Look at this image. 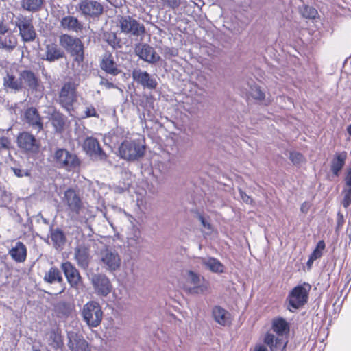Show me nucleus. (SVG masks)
Masks as SVG:
<instances>
[{
  "label": "nucleus",
  "instance_id": "f8f14e48",
  "mask_svg": "<svg viewBox=\"0 0 351 351\" xmlns=\"http://www.w3.org/2000/svg\"><path fill=\"white\" fill-rule=\"evenodd\" d=\"M77 100L75 86L72 82H66L62 86L58 96L59 104L69 110Z\"/></svg>",
  "mask_w": 351,
  "mask_h": 351
},
{
  "label": "nucleus",
  "instance_id": "dca6fc26",
  "mask_svg": "<svg viewBox=\"0 0 351 351\" xmlns=\"http://www.w3.org/2000/svg\"><path fill=\"white\" fill-rule=\"evenodd\" d=\"M184 278L187 282L193 285L192 287L189 288V291L191 293H203L208 288L207 283L204 281V278L193 271H186Z\"/></svg>",
  "mask_w": 351,
  "mask_h": 351
},
{
  "label": "nucleus",
  "instance_id": "c9c22d12",
  "mask_svg": "<svg viewBox=\"0 0 351 351\" xmlns=\"http://www.w3.org/2000/svg\"><path fill=\"white\" fill-rule=\"evenodd\" d=\"M44 280L48 283L61 282L62 277L60 270L55 267H52L45 273L43 278Z\"/></svg>",
  "mask_w": 351,
  "mask_h": 351
},
{
  "label": "nucleus",
  "instance_id": "603ef678",
  "mask_svg": "<svg viewBox=\"0 0 351 351\" xmlns=\"http://www.w3.org/2000/svg\"><path fill=\"white\" fill-rule=\"evenodd\" d=\"M344 181L346 187L351 188V168L347 169L345 174Z\"/></svg>",
  "mask_w": 351,
  "mask_h": 351
},
{
  "label": "nucleus",
  "instance_id": "8fccbe9b",
  "mask_svg": "<svg viewBox=\"0 0 351 351\" xmlns=\"http://www.w3.org/2000/svg\"><path fill=\"white\" fill-rule=\"evenodd\" d=\"M10 145V141L8 138L0 137V149H8Z\"/></svg>",
  "mask_w": 351,
  "mask_h": 351
},
{
  "label": "nucleus",
  "instance_id": "4d7b16f0",
  "mask_svg": "<svg viewBox=\"0 0 351 351\" xmlns=\"http://www.w3.org/2000/svg\"><path fill=\"white\" fill-rule=\"evenodd\" d=\"M8 32L7 26L4 24L3 21L0 19V36L6 34Z\"/></svg>",
  "mask_w": 351,
  "mask_h": 351
},
{
  "label": "nucleus",
  "instance_id": "39448f33",
  "mask_svg": "<svg viewBox=\"0 0 351 351\" xmlns=\"http://www.w3.org/2000/svg\"><path fill=\"white\" fill-rule=\"evenodd\" d=\"M83 320L90 328L97 327L103 318V312L99 304L95 301H89L82 309Z\"/></svg>",
  "mask_w": 351,
  "mask_h": 351
},
{
  "label": "nucleus",
  "instance_id": "5701e85b",
  "mask_svg": "<svg viewBox=\"0 0 351 351\" xmlns=\"http://www.w3.org/2000/svg\"><path fill=\"white\" fill-rule=\"evenodd\" d=\"M63 201L71 212L75 215L79 214L82 208V201L73 189H69L64 192Z\"/></svg>",
  "mask_w": 351,
  "mask_h": 351
},
{
  "label": "nucleus",
  "instance_id": "ddd939ff",
  "mask_svg": "<svg viewBox=\"0 0 351 351\" xmlns=\"http://www.w3.org/2000/svg\"><path fill=\"white\" fill-rule=\"evenodd\" d=\"M90 282L95 293L99 296L106 297L112 291V283L104 274H93Z\"/></svg>",
  "mask_w": 351,
  "mask_h": 351
},
{
  "label": "nucleus",
  "instance_id": "58836bf2",
  "mask_svg": "<svg viewBox=\"0 0 351 351\" xmlns=\"http://www.w3.org/2000/svg\"><path fill=\"white\" fill-rule=\"evenodd\" d=\"M104 40L112 48L117 49L121 47V40L117 36V34L112 32H107L104 34Z\"/></svg>",
  "mask_w": 351,
  "mask_h": 351
},
{
  "label": "nucleus",
  "instance_id": "79ce46f5",
  "mask_svg": "<svg viewBox=\"0 0 351 351\" xmlns=\"http://www.w3.org/2000/svg\"><path fill=\"white\" fill-rule=\"evenodd\" d=\"M50 341V345L56 350L60 348L63 345L61 336L56 332L51 333Z\"/></svg>",
  "mask_w": 351,
  "mask_h": 351
},
{
  "label": "nucleus",
  "instance_id": "f257e3e1",
  "mask_svg": "<svg viewBox=\"0 0 351 351\" xmlns=\"http://www.w3.org/2000/svg\"><path fill=\"white\" fill-rule=\"evenodd\" d=\"M56 167L69 172H77L80 169L81 161L78 156L66 149L58 148L53 154Z\"/></svg>",
  "mask_w": 351,
  "mask_h": 351
},
{
  "label": "nucleus",
  "instance_id": "6ab92c4d",
  "mask_svg": "<svg viewBox=\"0 0 351 351\" xmlns=\"http://www.w3.org/2000/svg\"><path fill=\"white\" fill-rule=\"evenodd\" d=\"M132 76L134 81L141 84L144 88L153 90L157 87L156 80L147 71L134 69L132 72Z\"/></svg>",
  "mask_w": 351,
  "mask_h": 351
},
{
  "label": "nucleus",
  "instance_id": "6e6552de",
  "mask_svg": "<svg viewBox=\"0 0 351 351\" xmlns=\"http://www.w3.org/2000/svg\"><path fill=\"white\" fill-rule=\"evenodd\" d=\"M18 69L23 91L25 90L32 93L42 91L43 86L41 82L34 71L19 66H18Z\"/></svg>",
  "mask_w": 351,
  "mask_h": 351
},
{
  "label": "nucleus",
  "instance_id": "1a4fd4ad",
  "mask_svg": "<svg viewBox=\"0 0 351 351\" xmlns=\"http://www.w3.org/2000/svg\"><path fill=\"white\" fill-rule=\"evenodd\" d=\"M310 289L311 286L306 283L294 287L287 297L289 306L293 309H298L304 305L308 301Z\"/></svg>",
  "mask_w": 351,
  "mask_h": 351
},
{
  "label": "nucleus",
  "instance_id": "c756f323",
  "mask_svg": "<svg viewBox=\"0 0 351 351\" xmlns=\"http://www.w3.org/2000/svg\"><path fill=\"white\" fill-rule=\"evenodd\" d=\"M9 254L16 262L22 263L26 259V247L22 242L18 241L16 243L15 245L10 250Z\"/></svg>",
  "mask_w": 351,
  "mask_h": 351
},
{
  "label": "nucleus",
  "instance_id": "aec40b11",
  "mask_svg": "<svg viewBox=\"0 0 351 351\" xmlns=\"http://www.w3.org/2000/svg\"><path fill=\"white\" fill-rule=\"evenodd\" d=\"M68 347L71 351H90L88 343L82 335L75 330H67Z\"/></svg>",
  "mask_w": 351,
  "mask_h": 351
},
{
  "label": "nucleus",
  "instance_id": "de8ad7c7",
  "mask_svg": "<svg viewBox=\"0 0 351 351\" xmlns=\"http://www.w3.org/2000/svg\"><path fill=\"white\" fill-rule=\"evenodd\" d=\"M197 218L199 221L201 222L202 226L204 228L205 233H211L213 231V227L209 221L206 218H205L202 215H198Z\"/></svg>",
  "mask_w": 351,
  "mask_h": 351
},
{
  "label": "nucleus",
  "instance_id": "b1692460",
  "mask_svg": "<svg viewBox=\"0 0 351 351\" xmlns=\"http://www.w3.org/2000/svg\"><path fill=\"white\" fill-rule=\"evenodd\" d=\"M74 258L80 267L87 269L90 261L89 248L83 244L78 245L74 250Z\"/></svg>",
  "mask_w": 351,
  "mask_h": 351
},
{
  "label": "nucleus",
  "instance_id": "3c124183",
  "mask_svg": "<svg viewBox=\"0 0 351 351\" xmlns=\"http://www.w3.org/2000/svg\"><path fill=\"white\" fill-rule=\"evenodd\" d=\"M12 170H13L14 174L19 178H21L23 176H28L29 175V173H28L27 171L21 169L20 168H16V167L12 168Z\"/></svg>",
  "mask_w": 351,
  "mask_h": 351
},
{
  "label": "nucleus",
  "instance_id": "37998d69",
  "mask_svg": "<svg viewBox=\"0 0 351 351\" xmlns=\"http://www.w3.org/2000/svg\"><path fill=\"white\" fill-rule=\"evenodd\" d=\"M300 12L303 17L306 19H315L317 14L316 9L311 6L305 5L300 10Z\"/></svg>",
  "mask_w": 351,
  "mask_h": 351
},
{
  "label": "nucleus",
  "instance_id": "473e14b6",
  "mask_svg": "<svg viewBox=\"0 0 351 351\" xmlns=\"http://www.w3.org/2000/svg\"><path fill=\"white\" fill-rule=\"evenodd\" d=\"M202 263L209 270L215 273H222L224 270L223 265L217 258L213 257L202 258Z\"/></svg>",
  "mask_w": 351,
  "mask_h": 351
},
{
  "label": "nucleus",
  "instance_id": "4be33fe9",
  "mask_svg": "<svg viewBox=\"0 0 351 351\" xmlns=\"http://www.w3.org/2000/svg\"><path fill=\"white\" fill-rule=\"evenodd\" d=\"M61 269L70 285L72 287H77L81 281V276L76 267L71 262L66 261L61 264Z\"/></svg>",
  "mask_w": 351,
  "mask_h": 351
},
{
  "label": "nucleus",
  "instance_id": "2f4dec72",
  "mask_svg": "<svg viewBox=\"0 0 351 351\" xmlns=\"http://www.w3.org/2000/svg\"><path fill=\"white\" fill-rule=\"evenodd\" d=\"M50 120L56 132L62 133L64 129L66 117L63 114L55 110L51 114Z\"/></svg>",
  "mask_w": 351,
  "mask_h": 351
},
{
  "label": "nucleus",
  "instance_id": "7c9ffc66",
  "mask_svg": "<svg viewBox=\"0 0 351 351\" xmlns=\"http://www.w3.org/2000/svg\"><path fill=\"white\" fill-rule=\"evenodd\" d=\"M347 158V152L337 153L331 162L330 169L332 174L338 176L343 167Z\"/></svg>",
  "mask_w": 351,
  "mask_h": 351
},
{
  "label": "nucleus",
  "instance_id": "6e6d98bb",
  "mask_svg": "<svg viewBox=\"0 0 351 351\" xmlns=\"http://www.w3.org/2000/svg\"><path fill=\"white\" fill-rule=\"evenodd\" d=\"M100 84L104 85L108 89L116 88V86L113 83L110 82L106 80H102Z\"/></svg>",
  "mask_w": 351,
  "mask_h": 351
},
{
  "label": "nucleus",
  "instance_id": "a19ab883",
  "mask_svg": "<svg viewBox=\"0 0 351 351\" xmlns=\"http://www.w3.org/2000/svg\"><path fill=\"white\" fill-rule=\"evenodd\" d=\"M99 114L97 112L95 108L92 104H88L85 106L84 110V114L82 116V118H90V117H95L99 118Z\"/></svg>",
  "mask_w": 351,
  "mask_h": 351
},
{
  "label": "nucleus",
  "instance_id": "72a5a7b5",
  "mask_svg": "<svg viewBox=\"0 0 351 351\" xmlns=\"http://www.w3.org/2000/svg\"><path fill=\"white\" fill-rule=\"evenodd\" d=\"M17 45V38L11 32L0 36V47L8 51L13 50Z\"/></svg>",
  "mask_w": 351,
  "mask_h": 351
},
{
  "label": "nucleus",
  "instance_id": "4468645a",
  "mask_svg": "<svg viewBox=\"0 0 351 351\" xmlns=\"http://www.w3.org/2000/svg\"><path fill=\"white\" fill-rule=\"evenodd\" d=\"M82 147L86 154L94 159L106 160L107 158L106 154L95 138L87 137L83 143Z\"/></svg>",
  "mask_w": 351,
  "mask_h": 351
},
{
  "label": "nucleus",
  "instance_id": "9d476101",
  "mask_svg": "<svg viewBox=\"0 0 351 351\" xmlns=\"http://www.w3.org/2000/svg\"><path fill=\"white\" fill-rule=\"evenodd\" d=\"M18 67L11 68L5 71L3 78V86L7 93H18L23 92V86L19 75Z\"/></svg>",
  "mask_w": 351,
  "mask_h": 351
},
{
  "label": "nucleus",
  "instance_id": "0eeeda50",
  "mask_svg": "<svg viewBox=\"0 0 351 351\" xmlns=\"http://www.w3.org/2000/svg\"><path fill=\"white\" fill-rule=\"evenodd\" d=\"M99 257V264L106 271L114 272L119 269L121 259L116 250L106 247L100 251Z\"/></svg>",
  "mask_w": 351,
  "mask_h": 351
},
{
  "label": "nucleus",
  "instance_id": "f3484780",
  "mask_svg": "<svg viewBox=\"0 0 351 351\" xmlns=\"http://www.w3.org/2000/svg\"><path fill=\"white\" fill-rule=\"evenodd\" d=\"M60 22V28L64 31L80 33L84 29V25L76 16L67 15L63 16L62 18L56 16Z\"/></svg>",
  "mask_w": 351,
  "mask_h": 351
},
{
  "label": "nucleus",
  "instance_id": "c03bdc74",
  "mask_svg": "<svg viewBox=\"0 0 351 351\" xmlns=\"http://www.w3.org/2000/svg\"><path fill=\"white\" fill-rule=\"evenodd\" d=\"M289 159L295 165H299L304 162L303 155L297 152H291L289 154Z\"/></svg>",
  "mask_w": 351,
  "mask_h": 351
},
{
  "label": "nucleus",
  "instance_id": "f704fd0d",
  "mask_svg": "<svg viewBox=\"0 0 351 351\" xmlns=\"http://www.w3.org/2000/svg\"><path fill=\"white\" fill-rule=\"evenodd\" d=\"M272 330L278 336H282L289 331V327L286 320L282 317H278L272 322Z\"/></svg>",
  "mask_w": 351,
  "mask_h": 351
},
{
  "label": "nucleus",
  "instance_id": "4c0bfd02",
  "mask_svg": "<svg viewBox=\"0 0 351 351\" xmlns=\"http://www.w3.org/2000/svg\"><path fill=\"white\" fill-rule=\"evenodd\" d=\"M43 2L44 0H22L21 6L25 10L35 12L41 8Z\"/></svg>",
  "mask_w": 351,
  "mask_h": 351
},
{
  "label": "nucleus",
  "instance_id": "e433bc0d",
  "mask_svg": "<svg viewBox=\"0 0 351 351\" xmlns=\"http://www.w3.org/2000/svg\"><path fill=\"white\" fill-rule=\"evenodd\" d=\"M51 239L53 246L56 249L62 247L66 241V238L64 233L59 229L51 231Z\"/></svg>",
  "mask_w": 351,
  "mask_h": 351
},
{
  "label": "nucleus",
  "instance_id": "a18cd8bd",
  "mask_svg": "<svg viewBox=\"0 0 351 351\" xmlns=\"http://www.w3.org/2000/svg\"><path fill=\"white\" fill-rule=\"evenodd\" d=\"M342 193L343 195L342 205L345 208H347L351 204V188L345 187Z\"/></svg>",
  "mask_w": 351,
  "mask_h": 351
},
{
  "label": "nucleus",
  "instance_id": "7ed1b4c3",
  "mask_svg": "<svg viewBox=\"0 0 351 351\" xmlns=\"http://www.w3.org/2000/svg\"><path fill=\"white\" fill-rule=\"evenodd\" d=\"M76 12L86 20H96L103 14L104 8L97 0H78Z\"/></svg>",
  "mask_w": 351,
  "mask_h": 351
},
{
  "label": "nucleus",
  "instance_id": "412c9836",
  "mask_svg": "<svg viewBox=\"0 0 351 351\" xmlns=\"http://www.w3.org/2000/svg\"><path fill=\"white\" fill-rule=\"evenodd\" d=\"M43 51L41 59L49 62H56L64 56L63 50L54 43H47Z\"/></svg>",
  "mask_w": 351,
  "mask_h": 351
},
{
  "label": "nucleus",
  "instance_id": "c85d7f7f",
  "mask_svg": "<svg viewBox=\"0 0 351 351\" xmlns=\"http://www.w3.org/2000/svg\"><path fill=\"white\" fill-rule=\"evenodd\" d=\"M101 68L106 73L116 75L119 73L117 65L113 56L110 53H105L101 62Z\"/></svg>",
  "mask_w": 351,
  "mask_h": 351
},
{
  "label": "nucleus",
  "instance_id": "a878e982",
  "mask_svg": "<svg viewBox=\"0 0 351 351\" xmlns=\"http://www.w3.org/2000/svg\"><path fill=\"white\" fill-rule=\"evenodd\" d=\"M125 215L128 216V219L131 222L132 226L127 237L128 243L129 246L136 248L141 244L143 239L141 237L139 228L134 226L132 222V220L134 219L133 217L127 213H125Z\"/></svg>",
  "mask_w": 351,
  "mask_h": 351
},
{
  "label": "nucleus",
  "instance_id": "5fc2aeb1",
  "mask_svg": "<svg viewBox=\"0 0 351 351\" xmlns=\"http://www.w3.org/2000/svg\"><path fill=\"white\" fill-rule=\"evenodd\" d=\"M178 55V51L176 49H167L165 51V56L167 58L174 57Z\"/></svg>",
  "mask_w": 351,
  "mask_h": 351
},
{
  "label": "nucleus",
  "instance_id": "bb28decb",
  "mask_svg": "<svg viewBox=\"0 0 351 351\" xmlns=\"http://www.w3.org/2000/svg\"><path fill=\"white\" fill-rule=\"evenodd\" d=\"M264 343L269 347L270 351H285L287 343H284L279 337L267 332L264 337Z\"/></svg>",
  "mask_w": 351,
  "mask_h": 351
},
{
  "label": "nucleus",
  "instance_id": "13d9d810",
  "mask_svg": "<svg viewBox=\"0 0 351 351\" xmlns=\"http://www.w3.org/2000/svg\"><path fill=\"white\" fill-rule=\"evenodd\" d=\"M254 351H268L266 346L263 344L256 345Z\"/></svg>",
  "mask_w": 351,
  "mask_h": 351
},
{
  "label": "nucleus",
  "instance_id": "e2e57ef3",
  "mask_svg": "<svg viewBox=\"0 0 351 351\" xmlns=\"http://www.w3.org/2000/svg\"><path fill=\"white\" fill-rule=\"evenodd\" d=\"M304 209H305V207H304V204H302V206H301L302 212H304Z\"/></svg>",
  "mask_w": 351,
  "mask_h": 351
},
{
  "label": "nucleus",
  "instance_id": "20e7f679",
  "mask_svg": "<svg viewBox=\"0 0 351 351\" xmlns=\"http://www.w3.org/2000/svg\"><path fill=\"white\" fill-rule=\"evenodd\" d=\"M119 27L121 33L130 37L142 38L145 34L144 25L130 16H119Z\"/></svg>",
  "mask_w": 351,
  "mask_h": 351
},
{
  "label": "nucleus",
  "instance_id": "2eb2a0df",
  "mask_svg": "<svg viewBox=\"0 0 351 351\" xmlns=\"http://www.w3.org/2000/svg\"><path fill=\"white\" fill-rule=\"evenodd\" d=\"M18 146L26 152L36 153L39 149V143L35 136L28 132L20 133L17 137Z\"/></svg>",
  "mask_w": 351,
  "mask_h": 351
},
{
  "label": "nucleus",
  "instance_id": "cd10ccee",
  "mask_svg": "<svg viewBox=\"0 0 351 351\" xmlns=\"http://www.w3.org/2000/svg\"><path fill=\"white\" fill-rule=\"evenodd\" d=\"M212 317L217 323L223 326L230 322V313L219 306H215L213 308Z\"/></svg>",
  "mask_w": 351,
  "mask_h": 351
},
{
  "label": "nucleus",
  "instance_id": "393cba45",
  "mask_svg": "<svg viewBox=\"0 0 351 351\" xmlns=\"http://www.w3.org/2000/svg\"><path fill=\"white\" fill-rule=\"evenodd\" d=\"M25 121L38 131L43 129V122L41 117L36 108L31 107L27 108L24 114Z\"/></svg>",
  "mask_w": 351,
  "mask_h": 351
},
{
  "label": "nucleus",
  "instance_id": "423d86ee",
  "mask_svg": "<svg viewBox=\"0 0 351 351\" xmlns=\"http://www.w3.org/2000/svg\"><path fill=\"white\" fill-rule=\"evenodd\" d=\"M120 156L127 160L134 161L143 157L145 146L138 141H124L119 148Z\"/></svg>",
  "mask_w": 351,
  "mask_h": 351
},
{
  "label": "nucleus",
  "instance_id": "052dcab7",
  "mask_svg": "<svg viewBox=\"0 0 351 351\" xmlns=\"http://www.w3.org/2000/svg\"><path fill=\"white\" fill-rule=\"evenodd\" d=\"M338 217H339L338 224L339 225L340 224V220L343 219V215L340 213H338Z\"/></svg>",
  "mask_w": 351,
  "mask_h": 351
},
{
  "label": "nucleus",
  "instance_id": "f03ea898",
  "mask_svg": "<svg viewBox=\"0 0 351 351\" xmlns=\"http://www.w3.org/2000/svg\"><path fill=\"white\" fill-rule=\"evenodd\" d=\"M59 43L62 47L74 57L75 62L81 63L84 61V44L79 38L63 34L59 38Z\"/></svg>",
  "mask_w": 351,
  "mask_h": 351
},
{
  "label": "nucleus",
  "instance_id": "ea45409f",
  "mask_svg": "<svg viewBox=\"0 0 351 351\" xmlns=\"http://www.w3.org/2000/svg\"><path fill=\"white\" fill-rule=\"evenodd\" d=\"M325 247L326 245L324 241L323 240L319 241L317 243L316 247L310 255L311 259L317 260L321 258L323 254V251L325 249Z\"/></svg>",
  "mask_w": 351,
  "mask_h": 351
},
{
  "label": "nucleus",
  "instance_id": "09e8293b",
  "mask_svg": "<svg viewBox=\"0 0 351 351\" xmlns=\"http://www.w3.org/2000/svg\"><path fill=\"white\" fill-rule=\"evenodd\" d=\"M163 3V6L175 10L181 5V0H160Z\"/></svg>",
  "mask_w": 351,
  "mask_h": 351
},
{
  "label": "nucleus",
  "instance_id": "864d4df0",
  "mask_svg": "<svg viewBox=\"0 0 351 351\" xmlns=\"http://www.w3.org/2000/svg\"><path fill=\"white\" fill-rule=\"evenodd\" d=\"M239 193H240V197H241V199L245 203L248 204H252V202H253L252 199L249 195H247L244 191L239 189Z\"/></svg>",
  "mask_w": 351,
  "mask_h": 351
},
{
  "label": "nucleus",
  "instance_id": "a211bd4d",
  "mask_svg": "<svg viewBox=\"0 0 351 351\" xmlns=\"http://www.w3.org/2000/svg\"><path fill=\"white\" fill-rule=\"evenodd\" d=\"M134 51L141 59L150 64H155L160 59L154 49L146 43L136 45Z\"/></svg>",
  "mask_w": 351,
  "mask_h": 351
},
{
  "label": "nucleus",
  "instance_id": "680f3d73",
  "mask_svg": "<svg viewBox=\"0 0 351 351\" xmlns=\"http://www.w3.org/2000/svg\"><path fill=\"white\" fill-rule=\"evenodd\" d=\"M347 132L350 136H351V125H350L347 128Z\"/></svg>",
  "mask_w": 351,
  "mask_h": 351
},
{
  "label": "nucleus",
  "instance_id": "49530a36",
  "mask_svg": "<svg viewBox=\"0 0 351 351\" xmlns=\"http://www.w3.org/2000/svg\"><path fill=\"white\" fill-rule=\"evenodd\" d=\"M250 94L253 98L256 100H263L265 98V93L261 90V88L258 86L251 87Z\"/></svg>",
  "mask_w": 351,
  "mask_h": 351
},
{
  "label": "nucleus",
  "instance_id": "bf43d9fd",
  "mask_svg": "<svg viewBox=\"0 0 351 351\" xmlns=\"http://www.w3.org/2000/svg\"><path fill=\"white\" fill-rule=\"evenodd\" d=\"M315 259H311V257L309 256V258L306 263V266L308 267V269H311L313 264V262L315 261Z\"/></svg>",
  "mask_w": 351,
  "mask_h": 351
},
{
  "label": "nucleus",
  "instance_id": "9b49d317",
  "mask_svg": "<svg viewBox=\"0 0 351 351\" xmlns=\"http://www.w3.org/2000/svg\"><path fill=\"white\" fill-rule=\"evenodd\" d=\"M16 26L19 29V34L24 42H32L36 37V32L32 19L19 16L16 20Z\"/></svg>",
  "mask_w": 351,
  "mask_h": 351
}]
</instances>
